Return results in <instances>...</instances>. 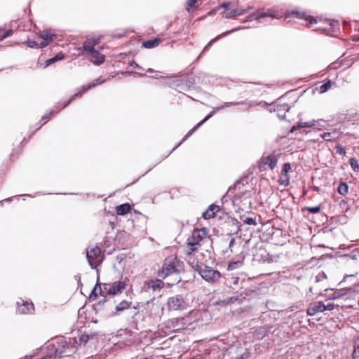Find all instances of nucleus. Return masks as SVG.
<instances>
[{
  "instance_id": "f257e3e1",
  "label": "nucleus",
  "mask_w": 359,
  "mask_h": 359,
  "mask_svg": "<svg viewBox=\"0 0 359 359\" xmlns=\"http://www.w3.org/2000/svg\"><path fill=\"white\" fill-rule=\"evenodd\" d=\"M194 269L200 274L203 280L209 283H219L222 278V274L219 271L206 265L197 264Z\"/></svg>"
},
{
  "instance_id": "f03ea898",
  "label": "nucleus",
  "mask_w": 359,
  "mask_h": 359,
  "mask_svg": "<svg viewBox=\"0 0 359 359\" xmlns=\"http://www.w3.org/2000/svg\"><path fill=\"white\" fill-rule=\"evenodd\" d=\"M181 269L182 262H180L177 259H167L165 260L161 271L158 273V276L165 278L170 275L180 272Z\"/></svg>"
},
{
  "instance_id": "7ed1b4c3",
  "label": "nucleus",
  "mask_w": 359,
  "mask_h": 359,
  "mask_svg": "<svg viewBox=\"0 0 359 359\" xmlns=\"http://www.w3.org/2000/svg\"><path fill=\"white\" fill-rule=\"evenodd\" d=\"M167 306L170 311H184L187 309L188 304L182 294H176L169 297Z\"/></svg>"
},
{
  "instance_id": "20e7f679",
  "label": "nucleus",
  "mask_w": 359,
  "mask_h": 359,
  "mask_svg": "<svg viewBox=\"0 0 359 359\" xmlns=\"http://www.w3.org/2000/svg\"><path fill=\"white\" fill-rule=\"evenodd\" d=\"M101 250L98 247H94L90 250L86 251V258L88 259L89 265L92 269L95 268L98 264L101 263V260H98V257L100 255Z\"/></svg>"
},
{
  "instance_id": "39448f33",
  "label": "nucleus",
  "mask_w": 359,
  "mask_h": 359,
  "mask_svg": "<svg viewBox=\"0 0 359 359\" xmlns=\"http://www.w3.org/2000/svg\"><path fill=\"white\" fill-rule=\"evenodd\" d=\"M224 109L223 104L217 106L214 108V110L209 113L201 121L196 124L182 140V141L173 149V150L180 146L183 142H184L189 136H191L200 126H201L205 122H206L210 118H211L217 111H219Z\"/></svg>"
},
{
  "instance_id": "423d86ee",
  "label": "nucleus",
  "mask_w": 359,
  "mask_h": 359,
  "mask_svg": "<svg viewBox=\"0 0 359 359\" xmlns=\"http://www.w3.org/2000/svg\"><path fill=\"white\" fill-rule=\"evenodd\" d=\"M273 110L277 112L278 117L280 119L285 118L286 112L290 109L288 104L282 102V98L278 99L273 104Z\"/></svg>"
},
{
  "instance_id": "0eeeda50",
  "label": "nucleus",
  "mask_w": 359,
  "mask_h": 359,
  "mask_svg": "<svg viewBox=\"0 0 359 359\" xmlns=\"http://www.w3.org/2000/svg\"><path fill=\"white\" fill-rule=\"evenodd\" d=\"M17 311L20 314H32L34 306L32 302L21 299L17 302Z\"/></svg>"
},
{
  "instance_id": "6e6552de",
  "label": "nucleus",
  "mask_w": 359,
  "mask_h": 359,
  "mask_svg": "<svg viewBox=\"0 0 359 359\" xmlns=\"http://www.w3.org/2000/svg\"><path fill=\"white\" fill-rule=\"evenodd\" d=\"M125 287V284L123 282H116L113 284H105L104 285V290L108 294L115 295L117 293L121 292Z\"/></svg>"
},
{
  "instance_id": "1a4fd4ad",
  "label": "nucleus",
  "mask_w": 359,
  "mask_h": 359,
  "mask_svg": "<svg viewBox=\"0 0 359 359\" xmlns=\"http://www.w3.org/2000/svg\"><path fill=\"white\" fill-rule=\"evenodd\" d=\"M261 160L264 165H269V167L271 170H273L276 168L277 165L278 155L273 152L272 154H269L266 156H263Z\"/></svg>"
},
{
  "instance_id": "9d476101",
  "label": "nucleus",
  "mask_w": 359,
  "mask_h": 359,
  "mask_svg": "<svg viewBox=\"0 0 359 359\" xmlns=\"http://www.w3.org/2000/svg\"><path fill=\"white\" fill-rule=\"evenodd\" d=\"M87 56L89 57L90 61L95 65H100L104 63L105 60V57L104 55L101 54L98 50H95L90 54H88Z\"/></svg>"
},
{
  "instance_id": "9b49d317",
  "label": "nucleus",
  "mask_w": 359,
  "mask_h": 359,
  "mask_svg": "<svg viewBox=\"0 0 359 359\" xmlns=\"http://www.w3.org/2000/svg\"><path fill=\"white\" fill-rule=\"evenodd\" d=\"M39 36L43 39L41 42V47H46L56 37L55 34H49L46 31L40 32Z\"/></svg>"
},
{
  "instance_id": "f8f14e48",
  "label": "nucleus",
  "mask_w": 359,
  "mask_h": 359,
  "mask_svg": "<svg viewBox=\"0 0 359 359\" xmlns=\"http://www.w3.org/2000/svg\"><path fill=\"white\" fill-rule=\"evenodd\" d=\"M95 86H96V84H91V83H89V84L86 85V86H83L81 88L80 90L77 93H75L74 95H73L69 98V101L64 104L63 108L66 107L68 104H69L73 100H74L76 99V97H78L79 95H81L82 94H83L86 92H87L88 90H90L92 88H94Z\"/></svg>"
},
{
  "instance_id": "ddd939ff",
  "label": "nucleus",
  "mask_w": 359,
  "mask_h": 359,
  "mask_svg": "<svg viewBox=\"0 0 359 359\" xmlns=\"http://www.w3.org/2000/svg\"><path fill=\"white\" fill-rule=\"evenodd\" d=\"M291 15H295L299 19H304L305 21H309L311 25L314 22V18L311 15H307L304 12L292 11L286 14V18H290Z\"/></svg>"
},
{
  "instance_id": "4468645a",
  "label": "nucleus",
  "mask_w": 359,
  "mask_h": 359,
  "mask_svg": "<svg viewBox=\"0 0 359 359\" xmlns=\"http://www.w3.org/2000/svg\"><path fill=\"white\" fill-rule=\"evenodd\" d=\"M252 8V7H251V6H248V8H246L245 9L241 8H238L236 9H233L229 12L226 13L224 16L226 18H233L236 16L242 15L248 13Z\"/></svg>"
},
{
  "instance_id": "2eb2a0df",
  "label": "nucleus",
  "mask_w": 359,
  "mask_h": 359,
  "mask_svg": "<svg viewBox=\"0 0 359 359\" xmlns=\"http://www.w3.org/2000/svg\"><path fill=\"white\" fill-rule=\"evenodd\" d=\"M266 17H270L271 18H276V15L273 13H269V12H268V13L264 12V13H262L259 14L257 13H253L248 17L247 21H251L253 20H256L258 22H261L260 20L262 18H264Z\"/></svg>"
},
{
  "instance_id": "dca6fc26",
  "label": "nucleus",
  "mask_w": 359,
  "mask_h": 359,
  "mask_svg": "<svg viewBox=\"0 0 359 359\" xmlns=\"http://www.w3.org/2000/svg\"><path fill=\"white\" fill-rule=\"evenodd\" d=\"M266 17H270L271 18H276V15L273 13H269V12H268V13L264 12V13H262L259 14L257 13H253L248 17L247 21H251L253 20H256L258 22H261L260 20L262 18H264Z\"/></svg>"
},
{
  "instance_id": "f3484780",
  "label": "nucleus",
  "mask_w": 359,
  "mask_h": 359,
  "mask_svg": "<svg viewBox=\"0 0 359 359\" xmlns=\"http://www.w3.org/2000/svg\"><path fill=\"white\" fill-rule=\"evenodd\" d=\"M245 27H238L236 28H234L233 29H231L229 31H227L217 36H216L215 38L212 39V40H210L208 44L204 47L203 50V52H205V50H207L212 45L214 42L217 41V40H219L220 38L224 36H226L228 35L229 34H231L233 32H236V31H238V30H240V29H245Z\"/></svg>"
},
{
  "instance_id": "a211bd4d",
  "label": "nucleus",
  "mask_w": 359,
  "mask_h": 359,
  "mask_svg": "<svg viewBox=\"0 0 359 359\" xmlns=\"http://www.w3.org/2000/svg\"><path fill=\"white\" fill-rule=\"evenodd\" d=\"M97 43L96 39H87L83 46V50L86 55L91 53L95 50L94 46Z\"/></svg>"
},
{
  "instance_id": "6ab92c4d",
  "label": "nucleus",
  "mask_w": 359,
  "mask_h": 359,
  "mask_svg": "<svg viewBox=\"0 0 359 359\" xmlns=\"http://www.w3.org/2000/svg\"><path fill=\"white\" fill-rule=\"evenodd\" d=\"M164 286V283L160 279L151 280L147 283L148 289L153 291L160 290Z\"/></svg>"
},
{
  "instance_id": "aec40b11",
  "label": "nucleus",
  "mask_w": 359,
  "mask_h": 359,
  "mask_svg": "<svg viewBox=\"0 0 359 359\" xmlns=\"http://www.w3.org/2000/svg\"><path fill=\"white\" fill-rule=\"evenodd\" d=\"M219 210V207L217 205L212 204L208 207V209L203 213L204 219L212 218L215 213Z\"/></svg>"
},
{
  "instance_id": "412c9836",
  "label": "nucleus",
  "mask_w": 359,
  "mask_h": 359,
  "mask_svg": "<svg viewBox=\"0 0 359 359\" xmlns=\"http://www.w3.org/2000/svg\"><path fill=\"white\" fill-rule=\"evenodd\" d=\"M131 210V206L128 203H124L116 207V213L118 215H125Z\"/></svg>"
},
{
  "instance_id": "4be33fe9",
  "label": "nucleus",
  "mask_w": 359,
  "mask_h": 359,
  "mask_svg": "<svg viewBox=\"0 0 359 359\" xmlns=\"http://www.w3.org/2000/svg\"><path fill=\"white\" fill-rule=\"evenodd\" d=\"M161 39L156 38L151 40L145 41L142 43V46L146 48H153L158 46L160 44Z\"/></svg>"
},
{
  "instance_id": "5701e85b",
  "label": "nucleus",
  "mask_w": 359,
  "mask_h": 359,
  "mask_svg": "<svg viewBox=\"0 0 359 359\" xmlns=\"http://www.w3.org/2000/svg\"><path fill=\"white\" fill-rule=\"evenodd\" d=\"M201 238H196L194 233L187 240V244L189 246V250L194 252L196 250L195 246L198 244Z\"/></svg>"
},
{
  "instance_id": "b1692460",
  "label": "nucleus",
  "mask_w": 359,
  "mask_h": 359,
  "mask_svg": "<svg viewBox=\"0 0 359 359\" xmlns=\"http://www.w3.org/2000/svg\"><path fill=\"white\" fill-rule=\"evenodd\" d=\"M101 296L102 297V299L94 305V309L96 312L102 311L105 303L107 302V297L104 295L102 294Z\"/></svg>"
},
{
  "instance_id": "393cba45",
  "label": "nucleus",
  "mask_w": 359,
  "mask_h": 359,
  "mask_svg": "<svg viewBox=\"0 0 359 359\" xmlns=\"http://www.w3.org/2000/svg\"><path fill=\"white\" fill-rule=\"evenodd\" d=\"M131 302H128L126 300H123L116 307L115 310L117 312L123 311L126 309H128L130 306Z\"/></svg>"
},
{
  "instance_id": "a878e982",
  "label": "nucleus",
  "mask_w": 359,
  "mask_h": 359,
  "mask_svg": "<svg viewBox=\"0 0 359 359\" xmlns=\"http://www.w3.org/2000/svg\"><path fill=\"white\" fill-rule=\"evenodd\" d=\"M64 58H65L64 54H62L61 53H58L55 56L53 57L52 58H50V59L46 60V67L49 66L51 64H53V63H54V62H55L57 61L61 60H62Z\"/></svg>"
},
{
  "instance_id": "bb28decb",
  "label": "nucleus",
  "mask_w": 359,
  "mask_h": 359,
  "mask_svg": "<svg viewBox=\"0 0 359 359\" xmlns=\"http://www.w3.org/2000/svg\"><path fill=\"white\" fill-rule=\"evenodd\" d=\"M278 182L280 185L287 187L290 183V177L288 174L281 173Z\"/></svg>"
},
{
  "instance_id": "cd10ccee",
  "label": "nucleus",
  "mask_w": 359,
  "mask_h": 359,
  "mask_svg": "<svg viewBox=\"0 0 359 359\" xmlns=\"http://www.w3.org/2000/svg\"><path fill=\"white\" fill-rule=\"evenodd\" d=\"M97 292H99L102 295V290L101 286L98 283H97L95 285V286L94 287V288L90 295V299H95L97 296Z\"/></svg>"
},
{
  "instance_id": "c85d7f7f",
  "label": "nucleus",
  "mask_w": 359,
  "mask_h": 359,
  "mask_svg": "<svg viewBox=\"0 0 359 359\" xmlns=\"http://www.w3.org/2000/svg\"><path fill=\"white\" fill-rule=\"evenodd\" d=\"M352 355L353 359H359V337L355 341Z\"/></svg>"
},
{
  "instance_id": "c756f323",
  "label": "nucleus",
  "mask_w": 359,
  "mask_h": 359,
  "mask_svg": "<svg viewBox=\"0 0 359 359\" xmlns=\"http://www.w3.org/2000/svg\"><path fill=\"white\" fill-rule=\"evenodd\" d=\"M96 334H81V337H80V343L81 344H86L88 340L90 339V338H93Z\"/></svg>"
},
{
  "instance_id": "7c9ffc66",
  "label": "nucleus",
  "mask_w": 359,
  "mask_h": 359,
  "mask_svg": "<svg viewBox=\"0 0 359 359\" xmlns=\"http://www.w3.org/2000/svg\"><path fill=\"white\" fill-rule=\"evenodd\" d=\"M26 44L28 47L32 48H43V47H41V43H39L34 40L29 39L26 42Z\"/></svg>"
},
{
  "instance_id": "2f4dec72",
  "label": "nucleus",
  "mask_w": 359,
  "mask_h": 359,
  "mask_svg": "<svg viewBox=\"0 0 359 359\" xmlns=\"http://www.w3.org/2000/svg\"><path fill=\"white\" fill-rule=\"evenodd\" d=\"M251 196V192L250 191H246L242 192L241 194L236 195L235 198L236 200L241 199L242 197H244V200L249 199Z\"/></svg>"
},
{
  "instance_id": "473e14b6",
  "label": "nucleus",
  "mask_w": 359,
  "mask_h": 359,
  "mask_svg": "<svg viewBox=\"0 0 359 359\" xmlns=\"http://www.w3.org/2000/svg\"><path fill=\"white\" fill-rule=\"evenodd\" d=\"M338 192L341 195H345L348 192V185L346 183H341L338 187Z\"/></svg>"
},
{
  "instance_id": "72a5a7b5",
  "label": "nucleus",
  "mask_w": 359,
  "mask_h": 359,
  "mask_svg": "<svg viewBox=\"0 0 359 359\" xmlns=\"http://www.w3.org/2000/svg\"><path fill=\"white\" fill-rule=\"evenodd\" d=\"M350 165H351V168L354 171H355V172L359 171V165L358 163V161L355 158H351L350 159Z\"/></svg>"
},
{
  "instance_id": "f704fd0d",
  "label": "nucleus",
  "mask_w": 359,
  "mask_h": 359,
  "mask_svg": "<svg viewBox=\"0 0 359 359\" xmlns=\"http://www.w3.org/2000/svg\"><path fill=\"white\" fill-rule=\"evenodd\" d=\"M332 86V82L330 81H328L325 84L322 85L320 88V93H324L327 92Z\"/></svg>"
},
{
  "instance_id": "c9c22d12",
  "label": "nucleus",
  "mask_w": 359,
  "mask_h": 359,
  "mask_svg": "<svg viewBox=\"0 0 359 359\" xmlns=\"http://www.w3.org/2000/svg\"><path fill=\"white\" fill-rule=\"evenodd\" d=\"M242 262L240 261L238 262H231L228 264L227 269L228 270H233L236 269L237 267L241 266Z\"/></svg>"
},
{
  "instance_id": "e433bc0d",
  "label": "nucleus",
  "mask_w": 359,
  "mask_h": 359,
  "mask_svg": "<svg viewBox=\"0 0 359 359\" xmlns=\"http://www.w3.org/2000/svg\"><path fill=\"white\" fill-rule=\"evenodd\" d=\"M197 0H187V10L188 12H190V8L194 7L195 8H198V5H196Z\"/></svg>"
},
{
  "instance_id": "4c0bfd02",
  "label": "nucleus",
  "mask_w": 359,
  "mask_h": 359,
  "mask_svg": "<svg viewBox=\"0 0 359 359\" xmlns=\"http://www.w3.org/2000/svg\"><path fill=\"white\" fill-rule=\"evenodd\" d=\"M325 311V305L322 302L316 304V312H323Z\"/></svg>"
},
{
  "instance_id": "58836bf2",
  "label": "nucleus",
  "mask_w": 359,
  "mask_h": 359,
  "mask_svg": "<svg viewBox=\"0 0 359 359\" xmlns=\"http://www.w3.org/2000/svg\"><path fill=\"white\" fill-rule=\"evenodd\" d=\"M243 104H244V102H243V101L242 102H227L223 104V107L224 109L226 107H229L231 106H237V105Z\"/></svg>"
},
{
  "instance_id": "ea45409f",
  "label": "nucleus",
  "mask_w": 359,
  "mask_h": 359,
  "mask_svg": "<svg viewBox=\"0 0 359 359\" xmlns=\"http://www.w3.org/2000/svg\"><path fill=\"white\" fill-rule=\"evenodd\" d=\"M238 282L239 278L238 277H231L230 278L228 279V283L231 287H232V285H238Z\"/></svg>"
},
{
  "instance_id": "a19ab883",
  "label": "nucleus",
  "mask_w": 359,
  "mask_h": 359,
  "mask_svg": "<svg viewBox=\"0 0 359 359\" xmlns=\"http://www.w3.org/2000/svg\"><path fill=\"white\" fill-rule=\"evenodd\" d=\"M320 137H321V138H323L327 141H330L334 137L333 134L331 133H325L323 134H320Z\"/></svg>"
},
{
  "instance_id": "79ce46f5",
  "label": "nucleus",
  "mask_w": 359,
  "mask_h": 359,
  "mask_svg": "<svg viewBox=\"0 0 359 359\" xmlns=\"http://www.w3.org/2000/svg\"><path fill=\"white\" fill-rule=\"evenodd\" d=\"M291 170V165L289 163H285L283 164L281 173L288 174V172Z\"/></svg>"
},
{
  "instance_id": "37998d69",
  "label": "nucleus",
  "mask_w": 359,
  "mask_h": 359,
  "mask_svg": "<svg viewBox=\"0 0 359 359\" xmlns=\"http://www.w3.org/2000/svg\"><path fill=\"white\" fill-rule=\"evenodd\" d=\"M243 222L248 225H256L257 223L255 222V219L252 217H246Z\"/></svg>"
},
{
  "instance_id": "c03bdc74",
  "label": "nucleus",
  "mask_w": 359,
  "mask_h": 359,
  "mask_svg": "<svg viewBox=\"0 0 359 359\" xmlns=\"http://www.w3.org/2000/svg\"><path fill=\"white\" fill-rule=\"evenodd\" d=\"M56 107H56V106H55L54 109H53L50 111L49 114H46V115L43 116L41 119H42V120H46V119L48 118L49 116H50V115H53V114H55L58 113L59 110L55 109V108H56Z\"/></svg>"
},
{
  "instance_id": "a18cd8bd",
  "label": "nucleus",
  "mask_w": 359,
  "mask_h": 359,
  "mask_svg": "<svg viewBox=\"0 0 359 359\" xmlns=\"http://www.w3.org/2000/svg\"><path fill=\"white\" fill-rule=\"evenodd\" d=\"M325 278H326V275L325 274V273L323 271H322L321 273H318V276L316 277V281L319 282Z\"/></svg>"
},
{
  "instance_id": "49530a36",
  "label": "nucleus",
  "mask_w": 359,
  "mask_h": 359,
  "mask_svg": "<svg viewBox=\"0 0 359 359\" xmlns=\"http://www.w3.org/2000/svg\"><path fill=\"white\" fill-rule=\"evenodd\" d=\"M105 81H106V79H102L101 78H98L94 82L91 83V84H96V86H97V85L102 84V83H104Z\"/></svg>"
},
{
  "instance_id": "de8ad7c7",
  "label": "nucleus",
  "mask_w": 359,
  "mask_h": 359,
  "mask_svg": "<svg viewBox=\"0 0 359 359\" xmlns=\"http://www.w3.org/2000/svg\"><path fill=\"white\" fill-rule=\"evenodd\" d=\"M129 65L130 67H133L134 68H136V69H142V67L141 66H140L137 63H136L135 62L133 61L131 62Z\"/></svg>"
},
{
  "instance_id": "09e8293b",
  "label": "nucleus",
  "mask_w": 359,
  "mask_h": 359,
  "mask_svg": "<svg viewBox=\"0 0 359 359\" xmlns=\"http://www.w3.org/2000/svg\"><path fill=\"white\" fill-rule=\"evenodd\" d=\"M307 313L310 316L314 315V307L310 306L307 310Z\"/></svg>"
},
{
  "instance_id": "8fccbe9b",
  "label": "nucleus",
  "mask_w": 359,
  "mask_h": 359,
  "mask_svg": "<svg viewBox=\"0 0 359 359\" xmlns=\"http://www.w3.org/2000/svg\"><path fill=\"white\" fill-rule=\"evenodd\" d=\"M334 308V306L331 304H327V305H325V311L326 310H328V311H331Z\"/></svg>"
},
{
  "instance_id": "3c124183",
  "label": "nucleus",
  "mask_w": 359,
  "mask_h": 359,
  "mask_svg": "<svg viewBox=\"0 0 359 359\" xmlns=\"http://www.w3.org/2000/svg\"><path fill=\"white\" fill-rule=\"evenodd\" d=\"M337 149H338V152L340 154H341V155H344L345 154L346 152H345V150L343 148L338 147Z\"/></svg>"
},
{
  "instance_id": "603ef678",
  "label": "nucleus",
  "mask_w": 359,
  "mask_h": 359,
  "mask_svg": "<svg viewBox=\"0 0 359 359\" xmlns=\"http://www.w3.org/2000/svg\"><path fill=\"white\" fill-rule=\"evenodd\" d=\"M235 244V239L234 238H231L230 240V242H229V248L231 249V247Z\"/></svg>"
},
{
  "instance_id": "864d4df0",
  "label": "nucleus",
  "mask_w": 359,
  "mask_h": 359,
  "mask_svg": "<svg viewBox=\"0 0 359 359\" xmlns=\"http://www.w3.org/2000/svg\"><path fill=\"white\" fill-rule=\"evenodd\" d=\"M229 6V3L224 2L222 4H221L220 6L222 7V8H228Z\"/></svg>"
},
{
  "instance_id": "5fc2aeb1",
  "label": "nucleus",
  "mask_w": 359,
  "mask_h": 359,
  "mask_svg": "<svg viewBox=\"0 0 359 359\" xmlns=\"http://www.w3.org/2000/svg\"><path fill=\"white\" fill-rule=\"evenodd\" d=\"M307 210L311 212V213H314V207H309V208H307Z\"/></svg>"
},
{
  "instance_id": "6e6d98bb",
  "label": "nucleus",
  "mask_w": 359,
  "mask_h": 359,
  "mask_svg": "<svg viewBox=\"0 0 359 359\" xmlns=\"http://www.w3.org/2000/svg\"><path fill=\"white\" fill-rule=\"evenodd\" d=\"M263 329V331H262V337L265 336L266 334V328H262Z\"/></svg>"
},
{
  "instance_id": "4d7b16f0",
  "label": "nucleus",
  "mask_w": 359,
  "mask_h": 359,
  "mask_svg": "<svg viewBox=\"0 0 359 359\" xmlns=\"http://www.w3.org/2000/svg\"><path fill=\"white\" fill-rule=\"evenodd\" d=\"M154 299H153L151 301L147 302V305L149 306L150 304L154 305Z\"/></svg>"
},
{
  "instance_id": "13d9d810",
  "label": "nucleus",
  "mask_w": 359,
  "mask_h": 359,
  "mask_svg": "<svg viewBox=\"0 0 359 359\" xmlns=\"http://www.w3.org/2000/svg\"><path fill=\"white\" fill-rule=\"evenodd\" d=\"M147 72L152 73L154 72V70L153 69L149 68L147 70Z\"/></svg>"
},
{
  "instance_id": "bf43d9fd",
  "label": "nucleus",
  "mask_w": 359,
  "mask_h": 359,
  "mask_svg": "<svg viewBox=\"0 0 359 359\" xmlns=\"http://www.w3.org/2000/svg\"><path fill=\"white\" fill-rule=\"evenodd\" d=\"M319 210H320V208L316 206V209H315L316 213H318L319 212Z\"/></svg>"
},
{
  "instance_id": "052dcab7",
  "label": "nucleus",
  "mask_w": 359,
  "mask_h": 359,
  "mask_svg": "<svg viewBox=\"0 0 359 359\" xmlns=\"http://www.w3.org/2000/svg\"><path fill=\"white\" fill-rule=\"evenodd\" d=\"M5 201H12V198H8Z\"/></svg>"
},
{
  "instance_id": "680f3d73",
  "label": "nucleus",
  "mask_w": 359,
  "mask_h": 359,
  "mask_svg": "<svg viewBox=\"0 0 359 359\" xmlns=\"http://www.w3.org/2000/svg\"><path fill=\"white\" fill-rule=\"evenodd\" d=\"M139 75H140V76H146L145 74H139Z\"/></svg>"
},
{
  "instance_id": "e2e57ef3",
  "label": "nucleus",
  "mask_w": 359,
  "mask_h": 359,
  "mask_svg": "<svg viewBox=\"0 0 359 359\" xmlns=\"http://www.w3.org/2000/svg\"><path fill=\"white\" fill-rule=\"evenodd\" d=\"M152 78L158 79V77H157V75H155V76H152Z\"/></svg>"
},
{
  "instance_id": "0e129e2a",
  "label": "nucleus",
  "mask_w": 359,
  "mask_h": 359,
  "mask_svg": "<svg viewBox=\"0 0 359 359\" xmlns=\"http://www.w3.org/2000/svg\"><path fill=\"white\" fill-rule=\"evenodd\" d=\"M152 78L158 79V77H157V75H155V76H152Z\"/></svg>"
},
{
  "instance_id": "69168bd1",
  "label": "nucleus",
  "mask_w": 359,
  "mask_h": 359,
  "mask_svg": "<svg viewBox=\"0 0 359 359\" xmlns=\"http://www.w3.org/2000/svg\"><path fill=\"white\" fill-rule=\"evenodd\" d=\"M42 126H43V124H42L41 126H39V128H37V130H38V129H39V128H41V127Z\"/></svg>"
},
{
  "instance_id": "338daca9",
  "label": "nucleus",
  "mask_w": 359,
  "mask_h": 359,
  "mask_svg": "<svg viewBox=\"0 0 359 359\" xmlns=\"http://www.w3.org/2000/svg\"><path fill=\"white\" fill-rule=\"evenodd\" d=\"M26 359H32V358H27Z\"/></svg>"
}]
</instances>
